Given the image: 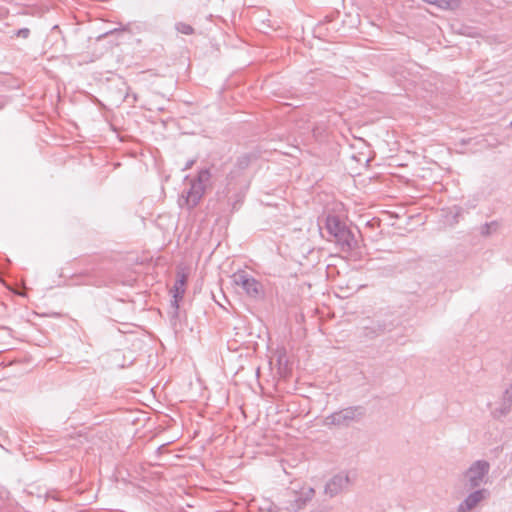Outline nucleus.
Here are the masks:
<instances>
[{
	"mask_svg": "<svg viewBox=\"0 0 512 512\" xmlns=\"http://www.w3.org/2000/svg\"><path fill=\"white\" fill-rule=\"evenodd\" d=\"M251 157L247 154L238 157L234 168L226 178V185L218 192V202L224 210L234 212L238 210L249 188V179L245 175V169L250 165Z\"/></svg>",
	"mask_w": 512,
	"mask_h": 512,
	"instance_id": "nucleus-1",
	"label": "nucleus"
},
{
	"mask_svg": "<svg viewBox=\"0 0 512 512\" xmlns=\"http://www.w3.org/2000/svg\"><path fill=\"white\" fill-rule=\"evenodd\" d=\"M211 179V172L209 169L204 168L198 172L196 178L190 180V186L185 189L178 199L180 208H185L188 211L194 209L204 196L207 185Z\"/></svg>",
	"mask_w": 512,
	"mask_h": 512,
	"instance_id": "nucleus-2",
	"label": "nucleus"
},
{
	"mask_svg": "<svg viewBox=\"0 0 512 512\" xmlns=\"http://www.w3.org/2000/svg\"><path fill=\"white\" fill-rule=\"evenodd\" d=\"M325 228L340 246L341 251L350 252L357 246L354 234L338 216L327 215Z\"/></svg>",
	"mask_w": 512,
	"mask_h": 512,
	"instance_id": "nucleus-3",
	"label": "nucleus"
},
{
	"mask_svg": "<svg viewBox=\"0 0 512 512\" xmlns=\"http://www.w3.org/2000/svg\"><path fill=\"white\" fill-rule=\"evenodd\" d=\"M365 415L363 406H349L335 411L324 419V425L328 427H348L354 422L360 421Z\"/></svg>",
	"mask_w": 512,
	"mask_h": 512,
	"instance_id": "nucleus-4",
	"label": "nucleus"
},
{
	"mask_svg": "<svg viewBox=\"0 0 512 512\" xmlns=\"http://www.w3.org/2000/svg\"><path fill=\"white\" fill-rule=\"evenodd\" d=\"M489 471L490 464L488 461H474L463 474L466 481L465 486L469 489H479L482 484L487 482Z\"/></svg>",
	"mask_w": 512,
	"mask_h": 512,
	"instance_id": "nucleus-5",
	"label": "nucleus"
},
{
	"mask_svg": "<svg viewBox=\"0 0 512 512\" xmlns=\"http://www.w3.org/2000/svg\"><path fill=\"white\" fill-rule=\"evenodd\" d=\"M232 282L240 286L250 298H260L263 295V286L253 276L245 271H238L232 275Z\"/></svg>",
	"mask_w": 512,
	"mask_h": 512,
	"instance_id": "nucleus-6",
	"label": "nucleus"
},
{
	"mask_svg": "<svg viewBox=\"0 0 512 512\" xmlns=\"http://www.w3.org/2000/svg\"><path fill=\"white\" fill-rule=\"evenodd\" d=\"M314 495V489L309 487L304 490L300 495L297 493H293L291 498L285 502V506L277 508L274 505H271L268 509L269 512H274L275 510H279V512H297L302 509L307 501H309Z\"/></svg>",
	"mask_w": 512,
	"mask_h": 512,
	"instance_id": "nucleus-7",
	"label": "nucleus"
},
{
	"mask_svg": "<svg viewBox=\"0 0 512 512\" xmlns=\"http://www.w3.org/2000/svg\"><path fill=\"white\" fill-rule=\"evenodd\" d=\"M350 484L349 475L346 472H340L334 475L325 485V494L334 497L345 490Z\"/></svg>",
	"mask_w": 512,
	"mask_h": 512,
	"instance_id": "nucleus-8",
	"label": "nucleus"
},
{
	"mask_svg": "<svg viewBox=\"0 0 512 512\" xmlns=\"http://www.w3.org/2000/svg\"><path fill=\"white\" fill-rule=\"evenodd\" d=\"M488 494L485 489H474L458 505L457 512H470L472 509L486 498Z\"/></svg>",
	"mask_w": 512,
	"mask_h": 512,
	"instance_id": "nucleus-9",
	"label": "nucleus"
},
{
	"mask_svg": "<svg viewBox=\"0 0 512 512\" xmlns=\"http://www.w3.org/2000/svg\"><path fill=\"white\" fill-rule=\"evenodd\" d=\"M512 407V385L505 389L502 394L500 401L497 403V407H495L492 411V415L494 418H501L506 416Z\"/></svg>",
	"mask_w": 512,
	"mask_h": 512,
	"instance_id": "nucleus-10",
	"label": "nucleus"
},
{
	"mask_svg": "<svg viewBox=\"0 0 512 512\" xmlns=\"http://www.w3.org/2000/svg\"><path fill=\"white\" fill-rule=\"evenodd\" d=\"M187 274L184 272H177V279L173 286V300L172 306L177 310L179 308V302L183 299L187 283Z\"/></svg>",
	"mask_w": 512,
	"mask_h": 512,
	"instance_id": "nucleus-11",
	"label": "nucleus"
},
{
	"mask_svg": "<svg viewBox=\"0 0 512 512\" xmlns=\"http://www.w3.org/2000/svg\"><path fill=\"white\" fill-rule=\"evenodd\" d=\"M393 326L392 322L386 323H380L377 321V324H372L371 326H365L364 329L366 330L365 334L367 336H374L379 333H382L384 331H389L391 327Z\"/></svg>",
	"mask_w": 512,
	"mask_h": 512,
	"instance_id": "nucleus-12",
	"label": "nucleus"
},
{
	"mask_svg": "<svg viewBox=\"0 0 512 512\" xmlns=\"http://www.w3.org/2000/svg\"><path fill=\"white\" fill-rule=\"evenodd\" d=\"M498 228V223L496 221H492L490 223H485L481 226L480 233L483 236H489L493 231H496Z\"/></svg>",
	"mask_w": 512,
	"mask_h": 512,
	"instance_id": "nucleus-13",
	"label": "nucleus"
},
{
	"mask_svg": "<svg viewBox=\"0 0 512 512\" xmlns=\"http://www.w3.org/2000/svg\"><path fill=\"white\" fill-rule=\"evenodd\" d=\"M175 29L179 33L184 34V35H191L194 32V29L191 25L183 23V22L176 23Z\"/></svg>",
	"mask_w": 512,
	"mask_h": 512,
	"instance_id": "nucleus-14",
	"label": "nucleus"
},
{
	"mask_svg": "<svg viewBox=\"0 0 512 512\" xmlns=\"http://www.w3.org/2000/svg\"><path fill=\"white\" fill-rule=\"evenodd\" d=\"M13 331L11 328L8 327H0V340L6 339V338H12Z\"/></svg>",
	"mask_w": 512,
	"mask_h": 512,
	"instance_id": "nucleus-15",
	"label": "nucleus"
},
{
	"mask_svg": "<svg viewBox=\"0 0 512 512\" xmlns=\"http://www.w3.org/2000/svg\"><path fill=\"white\" fill-rule=\"evenodd\" d=\"M30 34V30L28 28H21L16 32L17 37L27 38Z\"/></svg>",
	"mask_w": 512,
	"mask_h": 512,
	"instance_id": "nucleus-16",
	"label": "nucleus"
},
{
	"mask_svg": "<svg viewBox=\"0 0 512 512\" xmlns=\"http://www.w3.org/2000/svg\"><path fill=\"white\" fill-rule=\"evenodd\" d=\"M123 25L124 24H119V26L117 28H114L113 30H110V31L106 32L105 35L113 34V33L118 32V31L123 32Z\"/></svg>",
	"mask_w": 512,
	"mask_h": 512,
	"instance_id": "nucleus-17",
	"label": "nucleus"
},
{
	"mask_svg": "<svg viewBox=\"0 0 512 512\" xmlns=\"http://www.w3.org/2000/svg\"><path fill=\"white\" fill-rule=\"evenodd\" d=\"M194 163H195V160H194V159H190V160H188V161L185 163V165H184V167H183V170H188V169H190V168L194 165Z\"/></svg>",
	"mask_w": 512,
	"mask_h": 512,
	"instance_id": "nucleus-18",
	"label": "nucleus"
},
{
	"mask_svg": "<svg viewBox=\"0 0 512 512\" xmlns=\"http://www.w3.org/2000/svg\"><path fill=\"white\" fill-rule=\"evenodd\" d=\"M133 30V24L127 23L123 25V32H132Z\"/></svg>",
	"mask_w": 512,
	"mask_h": 512,
	"instance_id": "nucleus-19",
	"label": "nucleus"
},
{
	"mask_svg": "<svg viewBox=\"0 0 512 512\" xmlns=\"http://www.w3.org/2000/svg\"><path fill=\"white\" fill-rule=\"evenodd\" d=\"M311 129H312L313 135L315 137H318L322 134V130H320V128H318V127L312 126Z\"/></svg>",
	"mask_w": 512,
	"mask_h": 512,
	"instance_id": "nucleus-20",
	"label": "nucleus"
},
{
	"mask_svg": "<svg viewBox=\"0 0 512 512\" xmlns=\"http://www.w3.org/2000/svg\"><path fill=\"white\" fill-rule=\"evenodd\" d=\"M79 443L82 444L84 441H87V437L81 433L78 434Z\"/></svg>",
	"mask_w": 512,
	"mask_h": 512,
	"instance_id": "nucleus-21",
	"label": "nucleus"
},
{
	"mask_svg": "<svg viewBox=\"0 0 512 512\" xmlns=\"http://www.w3.org/2000/svg\"><path fill=\"white\" fill-rule=\"evenodd\" d=\"M134 26H135V29H136L137 31H140V30H141V25H140V24H136V25H134Z\"/></svg>",
	"mask_w": 512,
	"mask_h": 512,
	"instance_id": "nucleus-22",
	"label": "nucleus"
},
{
	"mask_svg": "<svg viewBox=\"0 0 512 512\" xmlns=\"http://www.w3.org/2000/svg\"><path fill=\"white\" fill-rule=\"evenodd\" d=\"M509 128H512V121L509 123Z\"/></svg>",
	"mask_w": 512,
	"mask_h": 512,
	"instance_id": "nucleus-23",
	"label": "nucleus"
},
{
	"mask_svg": "<svg viewBox=\"0 0 512 512\" xmlns=\"http://www.w3.org/2000/svg\"><path fill=\"white\" fill-rule=\"evenodd\" d=\"M2 104V102L0 101V105Z\"/></svg>",
	"mask_w": 512,
	"mask_h": 512,
	"instance_id": "nucleus-24",
	"label": "nucleus"
}]
</instances>
